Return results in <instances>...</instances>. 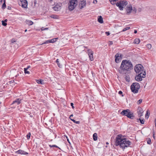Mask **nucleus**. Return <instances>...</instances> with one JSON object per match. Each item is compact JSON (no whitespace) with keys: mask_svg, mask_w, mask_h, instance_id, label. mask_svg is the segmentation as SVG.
<instances>
[{"mask_svg":"<svg viewBox=\"0 0 156 156\" xmlns=\"http://www.w3.org/2000/svg\"><path fill=\"white\" fill-rule=\"evenodd\" d=\"M147 47L149 49H150L151 48V45L150 44H148L147 45Z\"/></svg>","mask_w":156,"mask_h":156,"instance_id":"nucleus-31","label":"nucleus"},{"mask_svg":"<svg viewBox=\"0 0 156 156\" xmlns=\"http://www.w3.org/2000/svg\"><path fill=\"white\" fill-rule=\"evenodd\" d=\"M133 65L131 62L128 60L122 61L119 69V73L122 74L126 73L127 71L133 69Z\"/></svg>","mask_w":156,"mask_h":156,"instance_id":"nucleus-1","label":"nucleus"},{"mask_svg":"<svg viewBox=\"0 0 156 156\" xmlns=\"http://www.w3.org/2000/svg\"><path fill=\"white\" fill-rule=\"evenodd\" d=\"M27 69H26V68H24V72L25 73H27V74H29L30 72L29 71H27Z\"/></svg>","mask_w":156,"mask_h":156,"instance_id":"nucleus-30","label":"nucleus"},{"mask_svg":"<svg viewBox=\"0 0 156 156\" xmlns=\"http://www.w3.org/2000/svg\"><path fill=\"white\" fill-rule=\"evenodd\" d=\"M56 62L57 63V64L58 65V67H61L62 65L60 64V63L59 62L58 59H57L56 60Z\"/></svg>","mask_w":156,"mask_h":156,"instance_id":"nucleus-27","label":"nucleus"},{"mask_svg":"<svg viewBox=\"0 0 156 156\" xmlns=\"http://www.w3.org/2000/svg\"><path fill=\"white\" fill-rule=\"evenodd\" d=\"M130 29V27H127L126 28H125L122 31V32H124V31H125L127 30H128L129 29Z\"/></svg>","mask_w":156,"mask_h":156,"instance_id":"nucleus-33","label":"nucleus"},{"mask_svg":"<svg viewBox=\"0 0 156 156\" xmlns=\"http://www.w3.org/2000/svg\"><path fill=\"white\" fill-rule=\"evenodd\" d=\"M86 2L84 0L80 1L79 4V7L80 9H82L86 5Z\"/></svg>","mask_w":156,"mask_h":156,"instance_id":"nucleus-11","label":"nucleus"},{"mask_svg":"<svg viewBox=\"0 0 156 156\" xmlns=\"http://www.w3.org/2000/svg\"><path fill=\"white\" fill-rule=\"evenodd\" d=\"M118 0H109L111 3L112 5L115 4L116 3V1Z\"/></svg>","mask_w":156,"mask_h":156,"instance_id":"nucleus-23","label":"nucleus"},{"mask_svg":"<svg viewBox=\"0 0 156 156\" xmlns=\"http://www.w3.org/2000/svg\"><path fill=\"white\" fill-rule=\"evenodd\" d=\"M21 99H20L19 98L16 99L15 101H13L12 104L16 103L17 105H19L21 103Z\"/></svg>","mask_w":156,"mask_h":156,"instance_id":"nucleus-16","label":"nucleus"},{"mask_svg":"<svg viewBox=\"0 0 156 156\" xmlns=\"http://www.w3.org/2000/svg\"><path fill=\"white\" fill-rule=\"evenodd\" d=\"M64 136H65L66 137L67 139H68V137H67V136L66 135H65Z\"/></svg>","mask_w":156,"mask_h":156,"instance_id":"nucleus-54","label":"nucleus"},{"mask_svg":"<svg viewBox=\"0 0 156 156\" xmlns=\"http://www.w3.org/2000/svg\"><path fill=\"white\" fill-rule=\"evenodd\" d=\"M7 19H5V22H7Z\"/></svg>","mask_w":156,"mask_h":156,"instance_id":"nucleus-55","label":"nucleus"},{"mask_svg":"<svg viewBox=\"0 0 156 156\" xmlns=\"http://www.w3.org/2000/svg\"><path fill=\"white\" fill-rule=\"evenodd\" d=\"M137 32V31L136 30H134V33H135V34H136V33Z\"/></svg>","mask_w":156,"mask_h":156,"instance_id":"nucleus-51","label":"nucleus"},{"mask_svg":"<svg viewBox=\"0 0 156 156\" xmlns=\"http://www.w3.org/2000/svg\"><path fill=\"white\" fill-rule=\"evenodd\" d=\"M10 83H11V82L12 83V81H10Z\"/></svg>","mask_w":156,"mask_h":156,"instance_id":"nucleus-58","label":"nucleus"},{"mask_svg":"<svg viewBox=\"0 0 156 156\" xmlns=\"http://www.w3.org/2000/svg\"><path fill=\"white\" fill-rule=\"evenodd\" d=\"M130 112L129 109L124 110L121 112V114L122 115L127 116L128 114Z\"/></svg>","mask_w":156,"mask_h":156,"instance_id":"nucleus-15","label":"nucleus"},{"mask_svg":"<svg viewBox=\"0 0 156 156\" xmlns=\"http://www.w3.org/2000/svg\"><path fill=\"white\" fill-rule=\"evenodd\" d=\"M50 146L51 147H58L55 145H50Z\"/></svg>","mask_w":156,"mask_h":156,"instance_id":"nucleus-44","label":"nucleus"},{"mask_svg":"<svg viewBox=\"0 0 156 156\" xmlns=\"http://www.w3.org/2000/svg\"><path fill=\"white\" fill-rule=\"evenodd\" d=\"M122 96H123V95H122Z\"/></svg>","mask_w":156,"mask_h":156,"instance_id":"nucleus-59","label":"nucleus"},{"mask_svg":"<svg viewBox=\"0 0 156 156\" xmlns=\"http://www.w3.org/2000/svg\"><path fill=\"white\" fill-rule=\"evenodd\" d=\"M48 29V28H44L43 27H42L41 28V31H43V30H47Z\"/></svg>","mask_w":156,"mask_h":156,"instance_id":"nucleus-38","label":"nucleus"},{"mask_svg":"<svg viewBox=\"0 0 156 156\" xmlns=\"http://www.w3.org/2000/svg\"><path fill=\"white\" fill-rule=\"evenodd\" d=\"M122 92L121 91H119V94H122Z\"/></svg>","mask_w":156,"mask_h":156,"instance_id":"nucleus-47","label":"nucleus"},{"mask_svg":"<svg viewBox=\"0 0 156 156\" xmlns=\"http://www.w3.org/2000/svg\"><path fill=\"white\" fill-rule=\"evenodd\" d=\"M70 119L73 122H74L76 123V124H79L80 123V122L79 121H76L75 120L71 119L70 118Z\"/></svg>","mask_w":156,"mask_h":156,"instance_id":"nucleus-29","label":"nucleus"},{"mask_svg":"<svg viewBox=\"0 0 156 156\" xmlns=\"http://www.w3.org/2000/svg\"><path fill=\"white\" fill-rule=\"evenodd\" d=\"M142 102V99H140L138 101H137V104H140Z\"/></svg>","mask_w":156,"mask_h":156,"instance_id":"nucleus-36","label":"nucleus"},{"mask_svg":"<svg viewBox=\"0 0 156 156\" xmlns=\"http://www.w3.org/2000/svg\"><path fill=\"white\" fill-rule=\"evenodd\" d=\"M73 116V114L71 115H70V117H69V118H70V119L71 118H71V116Z\"/></svg>","mask_w":156,"mask_h":156,"instance_id":"nucleus-52","label":"nucleus"},{"mask_svg":"<svg viewBox=\"0 0 156 156\" xmlns=\"http://www.w3.org/2000/svg\"><path fill=\"white\" fill-rule=\"evenodd\" d=\"M16 153L18 154H21L23 155H27L28 154V153L26 152L25 151H24L20 150H18L16 152Z\"/></svg>","mask_w":156,"mask_h":156,"instance_id":"nucleus-14","label":"nucleus"},{"mask_svg":"<svg viewBox=\"0 0 156 156\" xmlns=\"http://www.w3.org/2000/svg\"><path fill=\"white\" fill-rule=\"evenodd\" d=\"M141 10H142L141 8H139V9H138V11H139L140 12V11H141Z\"/></svg>","mask_w":156,"mask_h":156,"instance_id":"nucleus-50","label":"nucleus"},{"mask_svg":"<svg viewBox=\"0 0 156 156\" xmlns=\"http://www.w3.org/2000/svg\"><path fill=\"white\" fill-rule=\"evenodd\" d=\"M134 70L135 72L138 73V74H144V72H145L144 70V68L143 66L140 64L136 65L134 67Z\"/></svg>","mask_w":156,"mask_h":156,"instance_id":"nucleus-3","label":"nucleus"},{"mask_svg":"<svg viewBox=\"0 0 156 156\" xmlns=\"http://www.w3.org/2000/svg\"><path fill=\"white\" fill-rule=\"evenodd\" d=\"M113 44V42L112 41H110L109 42V44L111 45Z\"/></svg>","mask_w":156,"mask_h":156,"instance_id":"nucleus-46","label":"nucleus"},{"mask_svg":"<svg viewBox=\"0 0 156 156\" xmlns=\"http://www.w3.org/2000/svg\"><path fill=\"white\" fill-rule=\"evenodd\" d=\"M127 116L128 118L131 119H133V118H134V116H133V114L130 112H129V113L128 114V115H127Z\"/></svg>","mask_w":156,"mask_h":156,"instance_id":"nucleus-19","label":"nucleus"},{"mask_svg":"<svg viewBox=\"0 0 156 156\" xmlns=\"http://www.w3.org/2000/svg\"><path fill=\"white\" fill-rule=\"evenodd\" d=\"M131 144V142L124 138L122 135L119 134L117 136L115 142V145H119L120 147L124 149L126 147H129Z\"/></svg>","mask_w":156,"mask_h":156,"instance_id":"nucleus-2","label":"nucleus"},{"mask_svg":"<svg viewBox=\"0 0 156 156\" xmlns=\"http://www.w3.org/2000/svg\"><path fill=\"white\" fill-rule=\"evenodd\" d=\"M143 73L140 74H138L135 77V80L137 81H140L142 80V78H144L145 76L146 72H144Z\"/></svg>","mask_w":156,"mask_h":156,"instance_id":"nucleus-7","label":"nucleus"},{"mask_svg":"<svg viewBox=\"0 0 156 156\" xmlns=\"http://www.w3.org/2000/svg\"><path fill=\"white\" fill-rule=\"evenodd\" d=\"M30 133H28L27 136V139H29L30 138Z\"/></svg>","mask_w":156,"mask_h":156,"instance_id":"nucleus-35","label":"nucleus"},{"mask_svg":"<svg viewBox=\"0 0 156 156\" xmlns=\"http://www.w3.org/2000/svg\"><path fill=\"white\" fill-rule=\"evenodd\" d=\"M105 34L107 35L108 36L110 35V33L109 32H105Z\"/></svg>","mask_w":156,"mask_h":156,"instance_id":"nucleus-43","label":"nucleus"},{"mask_svg":"<svg viewBox=\"0 0 156 156\" xmlns=\"http://www.w3.org/2000/svg\"><path fill=\"white\" fill-rule=\"evenodd\" d=\"M50 17L52 18H53V19H56L58 18V16L54 15H52L50 16Z\"/></svg>","mask_w":156,"mask_h":156,"instance_id":"nucleus-25","label":"nucleus"},{"mask_svg":"<svg viewBox=\"0 0 156 156\" xmlns=\"http://www.w3.org/2000/svg\"><path fill=\"white\" fill-rule=\"evenodd\" d=\"M78 3L77 0H71L69 2V10H73L76 6Z\"/></svg>","mask_w":156,"mask_h":156,"instance_id":"nucleus-6","label":"nucleus"},{"mask_svg":"<svg viewBox=\"0 0 156 156\" xmlns=\"http://www.w3.org/2000/svg\"><path fill=\"white\" fill-rule=\"evenodd\" d=\"M20 2H19V5L23 8H27V0H20Z\"/></svg>","mask_w":156,"mask_h":156,"instance_id":"nucleus-8","label":"nucleus"},{"mask_svg":"<svg viewBox=\"0 0 156 156\" xmlns=\"http://www.w3.org/2000/svg\"><path fill=\"white\" fill-rule=\"evenodd\" d=\"M155 121H156V119H155Z\"/></svg>","mask_w":156,"mask_h":156,"instance_id":"nucleus-60","label":"nucleus"},{"mask_svg":"<svg viewBox=\"0 0 156 156\" xmlns=\"http://www.w3.org/2000/svg\"><path fill=\"white\" fill-rule=\"evenodd\" d=\"M153 137L154 139H155V133L154 132H153Z\"/></svg>","mask_w":156,"mask_h":156,"instance_id":"nucleus-41","label":"nucleus"},{"mask_svg":"<svg viewBox=\"0 0 156 156\" xmlns=\"http://www.w3.org/2000/svg\"><path fill=\"white\" fill-rule=\"evenodd\" d=\"M67 141L68 142H69V143H70V142H69V139H67Z\"/></svg>","mask_w":156,"mask_h":156,"instance_id":"nucleus-53","label":"nucleus"},{"mask_svg":"<svg viewBox=\"0 0 156 156\" xmlns=\"http://www.w3.org/2000/svg\"><path fill=\"white\" fill-rule=\"evenodd\" d=\"M57 5H56L54 7V9L55 11H58L60 9V7H59L58 8L57 7Z\"/></svg>","mask_w":156,"mask_h":156,"instance_id":"nucleus-26","label":"nucleus"},{"mask_svg":"<svg viewBox=\"0 0 156 156\" xmlns=\"http://www.w3.org/2000/svg\"><path fill=\"white\" fill-rule=\"evenodd\" d=\"M27 29H26V30H25V32H26V31H27Z\"/></svg>","mask_w":156,"mask_h":156,"instance_id":"nucleus-57","label":"nucleus"},{"mask_svg":"<svg viewBox=\"0 0 156 156\" xmlns=\"http://www.w3.org/2000/svg\"><path fill=\"white\" fill-rule=\"evenodd\" d=\"M140 42V40L139 39L136 38L135 39L134 41V43L135 44H138Z\"/></svg>","mask_w":156,"mask_h":156,"instance_id":"nucleus-21","label":"nucleus"},{"mask_svg":"<svg viewBox=\"0 0 156 156\" xmlns=\"http://www.w3.org/2000/svg\"><path fill=\"white\" fill-rule=\"evenodd\" d=\"M2 25L4 26H5L7 25V24L5 23L4 21H2Z\"/></svg>","mask_w":156,"mask_h":156,"instance_id":"nucleus-34","label":"nucleus"},{"mask_svg":"<svg viewBox=\"0 0 156 156\" xmlns=\"http://www.w3.org/2000/svg\"><path fill=\"white\" fill-rule=\"evenodd\" d=\"M97 1L96 0H94L93 1V3H97Z\"/></svg>","mask_w":156,"mask_h":156,"instance_id":"nucleus-48","label":"nucleus"},{"mask_svg":"<svg viewBox=\"0 0 156 156\" xmlns=\"http://www.w3.org/2000/svg\"><path fill=\"white\" fill-rule=\"evenodd\" d=\"M106 144H108V142H107L106 143Z\"/></svg>","mask_w":156,"mask_h":156,"instance_id":"nucleus-56","label":"nucleus"},{"mask_svg":"<svg viewBox=\"0 0 156 156\" xmlns=\"http://www.w3.org/2000/svg\"><path fill=\"white\" fill-rule=\"evenodd\" d=\"M139 119L140 122L141 124H144V119H141L140 118Z\"/></svg>","mask_w":156,"mask_h":156,"instance_id":"nucleus-32","label":"nucleus"},{"mask_svg":"<svg viewBox=\"0 0 156 156\" xmlns=\"http://www.w3.org/2000/svg\"><path fill=\"white\" fill-rule=\"evenodd\" d=\"M121 55L119 53H117L115 56V61L116 63L119 62L121 60Z\"/></svg>","mask_w":156,"mask_h":156,"instance_id":"nucleus-9","label":"nucleus"},{"mask_svg":"<svg viewBox=\"0 0 156 156\" xmlns=\"http://www.w3.org/2000/svg\"><path fill=\"white\" fill-rule=\"evenodd\" d=\"M128 2L127 1L125 0H121L118 2L116 4V5L119 7V9L121 10H123V9L127 4Z\"/></svg>","mask_w":156,"mask_h":156,"instance_id":"nucleus-5","label":"nucleus"},{"mask_svg":"<svg viewBox=\"0 0 156 156\" xmlns=\"http://www.w3.org/2000/svg\"><path fill=\"white\" fill-rule=\"evenodd\" d=\"M151 141L150 139H149L147 141V143L148 144H151Z\"/></svg>","mask_w":156,"mask_h":156,"instance_id":"nucleus-39","label":"nucleus"},{"mask_svg":"<svg viewBox=\"0 0 156 156\" xmlns=\"http://www.w3.org/2000/svg\"><path fill=\"white\" fill-rule=\"evenodd\" d=\"M93 138L94 140L95 141L97 140V133H94L93 135Z\"/></svg>","mask_w":156,"mask_h":156,"instance_id":"nucleus-22","label":"nucleus"},{"mask_svg":"<svg viewBox=\"0 0 156 156\" xmlns=\"http://www.w3.org/2000/svg\"><path fill=\"white\" fill-rule=\"evenodd\" d=\"M58 39V38H54L53 39H52L50 40H48L45 41L42 44H41V45H43L44 44H47L48 43H53L54 42H55L56 41V39Z\"/></svg>","mask_w":156,"mask_h":156,"instance_id":"nucleus-13","label":"nucleus"},{"mask_svg":"<svg viewBox=\"0 0 156 156\" xmlns=\"http://www.w3.org/2000/svg\"><path fill=\"white\" fill-rule=\"evenodd\" d=\"M132 10L135 13H136V9L135 7L132 8Z\"/></svg>","mask_w":156,"mask_h":156,"instance_id":"nucleus-37","label":"nucleus"},{"mask_svg":"<svg viewBox=\"0 0 156 156\" xmlns=\"http://www.w3.org/2000/svg\"><path fill=\"white\" fill-rule=\"evenodd\" d=\"M37 82L38 83L41 84H43V81L41 80H37Z\"/></svg>","mask_w":156,"mask_h":156,"instance_id":"nucleus-24","label":"nucleus"},{"mask_svg":"<svg viewBox=\"0 0 156 156\" xmlns=\"http://www.w3.org/2000/svg\"><path fill=\"white\" fill-rule=\"evenodd\" d=\"M140 88V86L138 83H133L130 87L131 90L134 93H137Z\"/></svg>","mask_w":156,"mask_h":156,"instance_id":"nucleus-4","label":"nucleus"},{"mask_svg":"<svg viewBox=\"0 0 156 156\" xmlns=\"http://www.w3.org/2000/svg\"><path fill=\"white\" fill-rule=\"evenodd\" d=\"M71 106H72V108H74V107L73 106V104L72 103H71Z\"/></svg>","mask_w":156,"mask_h":156,"instance_id":"nucleus-45","label":"nucleus"},{"mask_svg":"<svg viewBox=\"0 0 156 156\" xmlns=\"http://www.w3.org/2000/svg\"><path fill=\"white\" fill-rule=\"evenodd\" d=\"M138 115L140 117L142 116L143 115V111L141 108H140L138 109Z\"/></svg>","mask_w":156,"mask_h":156,"instance_id":"nucleus-17","label":"nucleus"},{"mask_svg":"<svg viewBox=\"0 0 156 156\" xmlns=\"http://www.w3.org/2000/svg\"><path fill=\"white\" fill-rule=\"evenodd\" d=\"M132 10V7L131 5L127 6L126 8V12L127 14L128 15L129 14Z\"/></svg>","mask_w":156,"mask_h":156,"instance_id":"nucleus-10","label":"nucleus"},{"mask_svg":"<svg viewBox=\"0 0 156 156\" xmlns=\"http://www.w3.org/2000/svg\"><path fill=\"white\" fill-rule=\"evenodd\" d=\"M125 79L128 82H129L130 80V79L129 77L127 76H126Z\"/></svg>","mask_w":156,"mask_h":156,"instance_id":"nucleus-28","label":"nucleus"},{"mask_svg":"<svg viewBox=\"0 0 156 156\" xmlns=\"http://www.w3.org/2000/svg\"><path fill=\"white\" fill-rule=\"evenodd\" d=\"M98 22L101 23H103V18L101 16H98Z\"/></svg>","mask_w":156,"mask_h":156,"instance_id":"nucleus-18","label":"nucleus"},{"mask_svg":"<svg viewBox=\"0 0 156 156\" xmlns=\"http://www.w3.org/2000/svg\"><path fill=\"white\" fill-rule=\"evenodd\" d=\"M148 115H149L148 112V111H147V112H146V115H145V117H146V118L147 117V116H148Z\"/></svg>","mask_w":156,"mask_h":156,"instance_id":"nucleus-42","label":"nucleus"},{"mask_svg":"<svg viewBox=\"0 0 156 156\" xmlns=\"http://www.w3.org/2000/svg\"><path fill=\"white\" fill-rule=\"evenodd\" d=\"M87 53L89 56L90 60L93 61V52L91 50L89 49L87 50Z\"/></svg>","mask_w":156,"mask_h":156,"instance_id":"nucleus-12","label":"nucleus"},{"mask_svg":"<svg viewBox=\"0 0 156 156\" xmlns=\"http://www.w3.org/2000/svg\"><path fill=\"white\" fill-rule=\"evenodd\" d=\"M30 66H27V67L26 68L27 69H28L29 68H30Z\"/></svg>","mask_w":156,"mask_h":156,"instance_id":"nucleus-49","label":"nucleus"},{"mask_svg":"<svg viewBox=\"0 0 156 156\" xmlns=\"http://www.w3.org/2000/svg\"><path fill=\"white\" fill-rule=\"evenodd\" d=\"M26 23L29 26L32 25L33 24V22L29 20H26Z\"/></svg>","mask_w":156,"mask_h":156,"instance_id":"nucleus-20","label":"nucleus"},{"mask_svg":"<svg viewBox=\"0 0 156 156\" xmlns=\"http://www.w3.org/2000/svg\"><path fill=\"white\" fill-rule=\"evenodd\" d=\"M5 7H6V5H5V3H4L2 5V8H5Z\"/></svg>","mask_w":156,"mask_h":156,"instance_id":"nucleus-40","label":"nucleus"},{"mask_svg":"<svg viewBox=\"0 0 156 156\" xmlns=\"http://www.w3.org/2000/svg\"><path fill=\"white\" fill-rule=\"evenodd\" d=\"M51 1H52V0H50Z\"/></svg>","mask_w":156,"mask_h":156,"instance_id":"nucleus-61","label":"nucleus"}]
</instances>
